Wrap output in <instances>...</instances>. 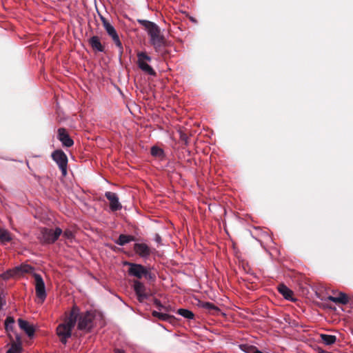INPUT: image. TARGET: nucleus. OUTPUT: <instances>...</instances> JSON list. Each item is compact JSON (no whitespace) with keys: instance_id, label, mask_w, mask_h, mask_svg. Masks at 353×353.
I'll use <instances>...</instances> for the list:
<instances>
[{"instance_id":"nucleus-1","label":"nucleus","mask_w":353,"mask_h":353,"mask_svg":"<svg viewBox=\"0 0 353 353\" xmlns=\"http://www.w3.org/2000/svg\"><path fill=\"white\" fill-rule=\"evenodd\" d=\"M79 315V309L77 307H73L69 316L66 318L63 323L57 326V335L63 344H65L68 339L71 337L72 330L76 324Z\"/></svg>"},{"instance_id":"nucleus-2","label":"nucleus","mask_w":353,"mask_h":353,"mask_svg":"<svg viewBox=\"0 0 353 353\" xmlns=\"http://www.w3.org/2000/svg\"><path fill=\"white\" fill-rule=\"evenodd\" d=\"M139 23L143 26L150 37V41L154 47L156 52H161V48L164 44L163 36L161 34V30L159 26L153 22L139 19Z\"/></svg>"},{"instance_id":"nucleus-3","label":"nucleus","mask_w":353,"mask_h":353,"mask_svg":"<svg viewBox=\"0 0 353 353\" xmlns=\"http://www.w3.org/2000/svg\"><path fill=\"white\" fill-rule=\"evenodd\" d=\"M137 65L144 74L155 77L157 73L152 66L150 65L152 57L145 51H139L137 52Z\"/></svg>"},{"instance_id":"nucleus-4","label":"nucleus","mask_w":353,"mask_h":353,"mask_svg":"<svg viewBox=\"0 0 353 353\" xmlns=\"http://www.w3.org/2000/svg\"><path fill=\"white\" fill-rule=\"evenodd\" d=\"M62 234V230L60 228H56L55 230L43 228L40 230L39 239L45 243H53Z\"/></svg>"},{"instance_id":"nucleus-5","label":"nucleus","mask_w":353,"mask_h":353,"mask_svg":"<svg viewBox=\"0 0 353 353\" xmlns=\"http://www.w3.org/2000/svg\"><path fill=\"white\" fill-rule=\"evenodd\" d=\"M103 26L107 34L112 38L116 46L119 48L120 56L123 54V48L119 37L112 24L108 22L103 17H101Z\"/></svg>"},{"instance_id":"nucleus-6","label":"nucleus","mask_w":353,"mask_h":353,"mask_svg":"<svg viewBox=\"0 0 353 353\" xmlns=\"http://www.w3.org/2000/svg\"><path fill=\"white\" fill-rule=\"evenodd\" d=\"M33 268L28 264H21L20 265L16 266L12 269H10L6 272L1 274V277L5 279H9L12 277H17L22 276L24 273H30L32 272Z\"/></svg>"},{"instance_id":"nucleus-7","label":"nucleus","mask_w":353,"mask_h":353,"mask_svg":"<svg viewBox=\"0 0 353 353\" xmlns=\"http://www.w3.org/2000/svg\"><path fill=\"white\" fill-rule=\"evenodd\" d=\"M127 264L129 265V275L137 277L139 279L143 276L148 279L152 278L150 272L143 265L132 263H128Z\"/></svg>"},{"instance_id":"nucleus-8","label":"nucleus","mask_w":353,"mask_h":353,"mask_svg":"<svg viewBox=\"0 0 353 353\" xmlns=\"http://www.w3.org/2000/svg\"><path fill=\"white\" fill-rule=\"evenodd\" d=\"M52 159L57 163L63 176L67 174L68 157L61 150H57L52 153Z\"/></svg>"},{"instance_id":"nucleus-9","label":"nucleus","mask_w":353,"mask_h":353,"mask_svg":"<svg viewBox=\"0 0 353 353\" xmlns=\"http://www.w3.org/2000/svg\"><path fill=\"white\" fill-rule=\"evenodd\" d=\"M33 277L34 279L35 293L37 297L41 303H43L47 296L45 283L41 276L37 273H34Z\"/></svg>"},{"instance_id":"nucleus-10","label":"nucleus","mask_w":353,"mask_h":353,"mask_svg":"<svg viewBox=\"0 0 353 353\" xmlns=\"http://www.w3.org/2000/svg\"><path fill=\"white\" fill-rule=\"evenodd\" d=\"M93 314L90 312L81 314L78 319V329L85 331L90 330L93 326Z\"/></svg>"},{"instance_id":"nucleus-11","label":"nucleus","mask_w":353,"mask_h":353,"mask_svg":"<svg viewBox=\"0 0 353 353\" xmlns=\"http://www.w3.org/2000/svg\"><path fill=\"white\" fill-rule=\"evenodd\" d=\"M133 289L139 302H143L149 298V291L147 290L145 285L139 281L136 280L134 281Z\"/></svg>"},{"instance_id":"nucleus-12","label":"nucleus","mask_w":353,"mask_h":353,"mask_svg":"<svg viewBox=\"0 0 353 353\" xmlns=\"http://www.w3.org/2000/svg\"><path fill=\"white\" fill-rule=\"evenodd\" d=\"M134 250L140 257L148 258L151 254L150 247L144 243H137L134 245Z\"/></svg>"},{"instance_id":"nucleus-13","label":"nucleus","mask_w":353,"mask_h":353,"mask_svg":"<svg viewBox=\"0 0 353 353\" xmlns=\"http://www.w3.org/2000/svg\"><path fill=\"white\" fill-rule=\"evenodd\" d=\"M105 197L110 201V208L112 211H117L121 209L122 205L119 201L117 194L112 192H106L105 193Z\"/></svg>"},{"instance_id":"nucleus-14","label":"nucleus","mask_w":353,"mask_h":353,"mask_svg":"<svg viewBox=\"0 0 353 353\" xmlns=\"http://www.w3.org/2000/svg\"><path fill=\"white\" fill-rule=\"evenodd\" d=\"M58 139L65 147H71L74 144L73 140L70 137L68 133L64 128L58 130Z\"/></svg>"},{"instance_id":"nucleus-15","label":"nucleus","mask_w":353,"mask_h":353,"mask_svg":"<svg viewBox=\"0 0 353 353\" xmlns=\"http://www.w3.org/2000/svg\"><path fill=\"white\" fill-rule=\"evenodd\" d=\"M19 327L23 330L28 336H32L34 333V328L32 325L30 324L27 321L19 319L18 320Z\"/></svg>"},{"instance_id":"nucleus-16","label":"nucleus","mask_w":353,"mask_h":353,"mask_svg":"<svg viewBox=\"0 0 353 353\" xmlns=\"http://www.w3.org/2000/svg\"><path fill=\"white\" fill-rule=\"evenodd\" d=\"M89 43L92 48L97 52H103L104 47L101 44L100 39L97 36H93L89 39Z\"/></svg>"},{"instance_id":"nucleus-17","label":"nucleus","mask_w":353,"mask_h":353,"mask_svg":"<svg viewBox=\"0 0 353 353\" xmlns=\"http://www.w3.org/2000/svg\"><path fill=\"white\" fill-rule=\"evenodd\" d=\"M278 291L281 293L283 297L290 301H293L292 294L293 292L287 286L283 284H280L278 286Z\"/></svg>"},{"instance_id":"nucleus-18","label":"nucleus","mask_w":353,"mask_h":353,"mask_svg":"<svg viewBox=\"0 0 353 353\" xmlns=\"http://www.w3.org/2000/svg\"><path fill=\"white\" fill-rule=\"evenodd\" d=\"M23 350L20 339L17 336V341L11 343L10 348L6 353H21Z\"/></svg>"},{"instance_id":"nucleus-19","label":"nucleus","mask_w":353,"mask_h":353,"mask_svg":"<svg viewBox=\"0 0 353 353\" xmlns=\"http://www.w3.org/2000/svg\"><path fill=\"white\" fill-rule=\"evenodd\" d=\"M327 299L335 303L346 304L348 302L346 294L343 292H340L338 296H329Z\"/></svg>"},{"instance_id":"nucleus-20","label":"nucleus","mask_w":353,"mask_h":353,"mask_svg":"<svg viewBox=\"0 0 353 353\" xmlns=\"http://www.w3.org/2000/svg\"><path fill=\"white\" fill-rule=\"evenodd\" d=\"M320 338L322 343L325 345H331L336 341V337L334 335L321 334Z\"/></svg>"},{"instance_id":"nucleus-21","label":"nucleus","mask_w":353,"mask_h":353,"mask_svg":"<svg viewBox=\"0 0 353 353\" xmlns=\"http://www.w3.org/2000/svg\"><path fill=\"white\" fill-rule=\"evenodd\" d=\"M134 240V237L131 235L121 234L115 243L119 245H124Z\"/></svg>"},{"instance_id":"nucleus-22","label":"nucleus","mask_w":353,"mask_h":353,"mask_svg":"<svg viewBox=\"0 0 353 353\" xmlns=\"http://www.w3.org/2000/svg\"><path fill=\"white\" fill-rule=\"evenodd\" d=\"M11 240V236L10 232L0 228V241L2 243H6Z\"/></svg>"},{"instance_id":"nucleus-23","label":"nucleus","mask_w":353,"mask_h":353,"mask_svg":"<svg viewBox=\"0 0 353 353\" xmlns=\"http://www.w3.org/2000/svg\"><path fill=\"white\" fill-rule=\"evenodd\" d=\"M177 313L188 319H192L194 316L192 312L187 309H179Z\"/></svg>"},{"instance_id":"nucleus-24","label":"nucleus","mask_w":353,"mask_h":353,"mask_svg":"<svg viewBox=\"0 0 353 353\" xmlns=\"http://www.w3.org/2000/svg\"><path fill=\"white\" fill-rule=\"evenodd\" d=\"M152 315L163 321H169L171 318L169 314L157 311H153Z\"/></svg>"},{"instance_id":"nucleus-25","label":"nucleus","mask_w":353,"mask_h":353,"mask_svg":"<svg viewBox=\"0 0 353 353\" xmlns=\"http://www.w3.org/2000/svg\"><path fill=\"white\" fill-rule=\"evenodd\" d=\"M151 154L154 157H160L163 156V151L157 146H153L151 148Z\"/></svg>"},{"instance_id":"nucleus-26","label":"nucleus","mask_w":353,"mask_h":353,"mask_svg":"<svg viewBox=\"0 0 353 353\" xmlns=\"http://www.w3.org/2000/svg\"><path fill=\"white\" fill-rule=\"evenodd\" d=\"M14 323V321L13 319V318L12 317H7L6 321H5V326H6V329L7 330H12V327H13V325Z\"/></svg>"},{"instance_id":"nucleus-27","label":"nucleus","mask_w":353,"mask_h":353,"mask_svg":"<svg viewBox=\"0 0 353 353\" xmlns=\"http://www.w3.org/2000/svg\"><path fill=\"white\" fill-rule=\"evenodd\" d=\"M63 236L68 239H72L73 238V233L72 231L67 230L63 232Z\"/></svg>"},{"instance_id":"nucleus-28","label":"nucleus","mask_w":353,"mask_h":353,"mask_svg":"<svg viewBox=\"0 0 353 353\" xmlns=\"http://www.w3.org/2000/svg\"><path fill=\"white\" fill-rule=\"evenodd\" d=\"M154 303L159 308V310H162V309L165 310V307L162 305V304L161 303L160 301L156 299L154 301Z\"/></svg>"},{"instance_id":"nucleus-29","label":"nucleus","mask_w":353,"mask_h":353,"mask_svg":"<svg viewBox=\"0 0 353 353\" xmlns=\"http://www.w3.org/2000/svg\"><path fill=\"white\" fill-rule=\"evenodd\" d=\"M181 139L186 141L188 139V137L185 134H181Z\"/></svg>"},{"instance_id":"nucleus-30","label":"nucleus","mask_w":353,"mask_h":353,"mask_svg":"<svg viewBox=\"0 0 353 353\" xmlns=\"http://www.w3.org/2000/svg\"><path fill=\"white\" fill-rule=\"evenodd\" d=\"M115 353H125V352L123 350L117 349L115 350Z\"/></svg>"},{"instance_id":"nucleus-31","label":"nucleus","mask_w":353,"mask_h":353,"mask_svg":"<svg viewBox=\"0 0 353 353\" xmlns=\"http://www.w3.org/2000/svg\"><path fill=\"white\" fill-rule=\"evenodd\" d=\"M252 353H263V352H262L261 351L254 348Z\"/></svg>"},{"instance_id":"nucleus-32","label":"nucleus","mask_w":353,"mask_h":353,"mask_svg":"<svg viewBox=\"0 0 353 353\" xmlns=\"http://www.w3.org/2000/svg\"><path fill=\"white\" fill-rule=\"evenodd\" d=\"M156 241H157V242H160V241H161V237H160L159 235H157Z\"/></svg>"},{"instance_id":"nucleus-33","label":"nucleus","mask_w":353,"mask_h":353,"mask_svg":"<svg viewBox=\"0 0 353 353\" xmlns=\"http://www.w3.org/2000/svg\"><path fill=\"white\" fill-rule=\"evenodd\" d=\"M207 305H208V306H210V307H211V306H212V304H210V303H208Z\"/></svg>"}]
</instances>
